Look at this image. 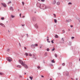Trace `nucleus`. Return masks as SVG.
Listing matches in <instances>:
<instances>
[{
    "label": "nucleus",
    "instance_id": "ea45409f",
    "mask_svg": "<svg viewBox=\"0 0 80 80\" xmlns=\"http://www.w3.org/2000/svg\"><path fill=\"white\" fill-rule=\"evenodd\" d=\"M12 3L11 1H10L9 2H8V4H10V3Z\"/></svg>",
    "mask_w": 80,
    "mask_h": 80
},
{
    "label": "nucleus",
    "instance_id": "6e6d98bb",
    "mask_svg": "<svg viewBox=\"0 0 80 80\" xmlns=\"http://www.w3.org/2000/svg\"><path fill=\"white\" fill-rule=\"evenodd\" d=\"M58 75H61V74H60V73H58Z\"/></svg>",
    "mask_w": 80,
    "mask_h": 80
},
{
    "label": "nucleus",
    "instance_id": "f03ea898",
    "mask_svg": "<svg viewBox=\"0 0 80 80\" xmlns=\"http://www.w3.org/2000/svg\"><path fill=\"white\" fill-rule=\"evenodd\" d=\"M6 59L8 62H11V61H12V58H11V57H8V58H7Z\"/></svg>",
    "mask_w": 80,
    "mask_h": 80
},
{
    "label": "nucleus",
    "instance_id": "58836bf2",
    "mask_svg": "<svg viewBox=\"0 0 80 80\" xmlns=\"http://www.w3.org/2000/svg\"><path fill=\"white\" fill-rule=\"evenodd\" d=\"M53 15L54 16V17H56V15L55 14H54Z\"/></svg>",
    "mask_w": 80,
    "mask_h": 80
},
{
    "label": "nucleus",
    "instance_id": "2f4dec72",
    "mask_svg": "<svg viewBox=\"0 0 80 80\" xmlns=\"http://www.w3.org/2000/svg\"><path fill=\"white\" fill-rule=\"evenodd\" d=\"M54 55L56 57H57V54H55Z\"/></svg>",
    "mask_w": 80,
    "mask_h": 80
},
{
    "label": "nucleus",
    "instance_id": "6ab92c4d",
    "mask_svg": "<svg viewBox=\"0 0 80 80\" xmlns=\"http://www.w3.org/2000/svg\"><path fill=\"white\" fill-rule=\"evenodd\" d=\"M54 23H57V21L56 19H54Z\"/></svg>",
    "mask_w": 80,
    "mask_h": 80
},
{
    "label": "nucleus",
    "instance_id": "b1692460",
    "mask_svg": "<svg viewBox=\"0 0 80 80\" xmlns=\"http://www.w3.org/2000/svg\"><path fill=\"white\" fill-rule=\"evenodd\" d=\"M25 55H26V57H27V56H28V53H27V52H26Z\"/></svg>",
    "mask_w": 80,
    "mask_h": 80
},
{
    "label": "nucleus",
    "instance_id": "6e6552de",
    "mask_svg": "<svg viewBox=\"0 0 80 80\" xmlns=\"http://www.w3.org/2000/svg\"><path fill=\"white\" fill-rule=\"evenodd\" d=\"M31 47H32V48H35V45L32 44L31 45Z\"/></svg>",
    "mask_w": 80,
    "mask_h": 80
},
{
    "label": "nucleus",
    "instance_id": "f704fd0d",
    "mask_svg": "<svg viewBox=\"0 0 80 80\" xmlns=\"http://www.w3.org/2000/svg\"><path fill=\"white\" fill-rule=\"evenodd\" d=\"M22 5H23V6L24 5H25V3H24L23 2H22Z\"/></svg>",
    "mask_w": 80,
    "mask_h": 80
},
{
    "label": "nucleus",
    "instance_id": "774afa93",
    "mask_svg": "<svg viewBox=\"0 0 80 80\" xmlns=\"http://www.w3.org/2000/svg\"><path fill=\"white\" fill-rule=\"evenodd\" d=\"M79 22H80V20H79Z\"/></svg>",
    "mask_w": 80,
    "mask_h": 80
},
{
    "label": "nucleus",
    "instance_id": "09e8293b",
    "mask_svg": "<svg viewBox=\"0 0 80 80\" xmlns=\"http://www.w3.org/2000/svg\"><path fill=\"white\" fill-rule=\"evenodd\" d=\"M22 15V14L21 13H20V15H19V16H20V17H21V15Z\"/></svg>",
    "mask_w": 80,
    "mask_h": 80
},
{
    "label": "nucleus",
    "instance_id": "f3484780",
    "mask_svg": "<svg viewBox=\"0 0 80 80\" xmlns=\"http://www.w3.org/2000/svg\"><path fill=\"white\" fill-rule=\"evenodd\" d=\"M55 38H58V35L56 34L55 36Z\"/></svg>",
    "mask_w": 80,
    "mask_h": 80
},
{
    "label": "nucleus",
    "instance_id": "79ce46f5",
    "mask_svg": "<svg viewBox=\"0 0 80 80\" xmlns=\"http://www.w3.org/2000/svg\"><path fill=\"white\" fill-rule=\"evenodd\" d=\"M19 46H20V47H21V44H20V43H19Z\"/></svg>",
    "mask_w": 80,
    "mask_h": 80
},
{
    "label": "nucleus",
    "instance_id": "ddd939ff",
    "mask_svg": "<svg viewBox=\"0 0 80 80\" xmlns=\"http://www.w3.org/2000/svg\"><path fill=\"white\" fill-rule=\"evenodd\" d=\"M69 63L70 67H72V62H69Z\"/></svg>",
    "mask_w": 80,
    "mask_h": 80
},
{
    "label": "nucleus",
    "instance_id": "a211bd4d",
    "mask_svg": "<svg viewBox=\"0 0 80 80\" xmlns=\"http://www.w3.org/2000/svg\"><path fill=\"white\" fill-rule=\"evenodd\" d=\"M17 67H18L19 68H22V66L20 65H18L17 66Z\"/></svg>",
    "mask_w": 80,
    "mask_h": 80
},
{
    "label": "nucleus",
    "instance_id": "603ef678",
    "mask_svg": "<svg viewBox=\"0 0 80 80\" xmlns=\"http://www.w3.org/2000/svg\"><path fill=\"white\" fill-rule=\"evenodd\" d=\"M24 49H25V50H27V48L25 47H24Z\"/></svg>",
    "mask_w": 80,
    "mask_h": 80
},
{
    "label": "nucleus",
    "instance_id": "4d7b16f0",
    "mask_svg": "<svg viewBox=\"0 0 80 80\" xmlns=\"http://www.w3.org/2000/svg\"><path fill=\"white\" fill-rule=\"evenodd\" d=\"M68 31H70V29H68Z\"/></svg>",
    "mask_w": 80,
    "mask_h": 80
},
{
    "label": "nucleus",
    "instance_id": "e2e57ef3",
    "mask_svg": "<svg viewBox=\"0 0 80 80\" xmlns=\"http://www.w3.org/2000/svg\"><path fill=\"white\" fill-rule=\"evenodd\" d=\"M78 80V78H76V80Z\"/></svg>",
    "mask_w": 80,
    "mask_h": 80
},
{
    "label": "nucleus",
    "instance_id": "1a4fd4ad",
    "mask_svg": "<svg viewBox=\"0 0 80 80\" xmlns=\"http://www.w3.org/2000/svg\"><path fill=\"white\" fill-rule=\"evenodd\" d=\"M65 74H66V76H67V77H68V76L69 75V73H68V72H65Z\"/></svg>",
    "mask_w": 80,
    "mask_h": 80
},
{
    "label": "nucleus",
    "instance_id": "37998d69",
    "mask_svg": "<svg viewBox=\"0 0 80 80\" xmlns=\"http://www.w3.org/2000/svg\"><path fill=\"white\" fill-rule=\"evenodd\" d=\"M61 68H62L61 67H60L58 68V69L59 70H60V69H61Z\"/></svg>",
    "mask_w": 80,
    "mask_h": 80
},
{
    "label": "nucleus",
    "instance_id": "bf43d9fd",
    "mask_svg": "<svg viewBox=\"0 0 80 80\" xmlns=\"http://www.w3.org/2000/svg\"><path fill=\"white\" fill-rule=\"evenodd\" d=\"M8 32H9V33H10V31H9V30H8Z\"/></svg>",
    "mask_w": 80,
    "mask_h": 80
},
{
    "label": "nucleus",
    "instance_id": "13d9d810",
    "mask_svg": "<svg viewBox=\"0 0 80 80\" xmlns=\"http://www.w3.org/2000/svg\"><path fill=\"white\" fill-rule=\"evenodd\" d=\"M48 43H50V41H48Z\"/></svg>",
    "mask_w": 80,
    "mask_h": 80
},
{
    "label": "nucleus",
    "instance_id": "7ed1b4c3",
    "mask_svg": "<svg viewBox=\"0 0 80 80\" xmlns=\"http://www.w3.org/2000/svg\"><path fill=\"white\" fill-rule=\"evenodd\" d=\"M36 6L38 7H39L40 8H41L40 7H41V4H40V3H38L36 4Z\"/></svg>",
    "mask_w": 80,
    "mask_h": 80
},
{
    "label": "nucleus",
    "instance_id": "423d86ee",
    "mask_svg": "<svg viewBox=\"0 0 80 80\" xmlns=\"http://www.w3.org/2000/svg\"><path fill=\"white\" fill-rule=\"evenodd\" d=\"M2 5L3 7H7V5L4 3H2Z\"/></svg>",
    "mask_w": 80,
    "mask_h": 80
},
{
    "label": "nucleus",
    "instance_id": "f257e3e1",
    "mask_svg": "<svg viewBox=\"0 0 80 80\" xmlns=\"http://www.w3.org/2000/svg\"><path fill=\"white\" fill-rule=\"evenodd\" d=\"M18 62L21 64L22 66L24 67H25V68L26 69L28 68V66H27V64H26L25 63H24L23 62L22 60L19 59Z\"/></svg>",
    "mask_w": 80,
    "mask_h": 80
},
{
    "label": "nucleus",
    "instance_id": "338daca9",
    "mask_svg": "<svg viewBox=\"0 0 80 80\" xmlns=\"http://www.w3.org/2000/svg\"><path fill=\"white\" fill-rule=\"evenodd\" d=\"M22 38L23 37V36H22Z\"/></svg>",
    "mask_w": 80,
    "mask_h": 80
},
{
    "label": "nucleus",
    "instance_id": "20e7f679",
    "mask_svg": "<svg viewBox=\"0 0 80 80\" xmlns=\"http://www.w3.org/2000/svg\"><path fill=\"white\" fill-rule=\"evenodd\" d=\"M72 20L69 19H68V20H66V22H68H68H72Z\"/></svg>",
    "mask_w": 80,
    "mask_h": 80
},
{
    "label": "nucleus",
    "instance_id": "0e129e2a",
    "mask_svg": "<svg viewBox=\"0 0 80 80\" xmlns=\"http://www.w3.org/2000/svg\"><path fill=\"white\" fill-rule=\"evenodd\" d=\"M35 58V59H37V58Z\"/></svg>",
    "mask_w": 80,
    "mask_h": 80
},
{
    "label": "nucleus",
    "instance_id": "0eeeda50",
    "mask_svg": "<svg viewBox=\"0 0 80 80\" xmlns=\"http://www.w3.org/2000/svg\"><path fill=\"white\" fill-rule=\"evenodd\" d=\"M0 25H1V26H2V27H5V26L3 23H1V22H0Z\"/></svg>",
    "mask_w": 80,
    "mask_h": 80
},
{
    "label": "nucleus",
    "instance_id": "69168bd1",
    "mask_svg": "<svg viewBox=\"0 0 80 80\" xmlns=\"http://www.w3.org/2000/svg\"><path fill=\"white\" fill-rule=\"evenodd\" d=\"M50 80H52V78L50 79Z\"/></svg>",
    "mask_w": 80,
    "mask_h": 80
},
{
    "label": "nucleus",
    "instance_id": "4be33fe9",
    "mask_svg": "<svg viewBox=\"0 0 80 80\" xmlns=\"http://www.w3.org/2000/svg\"><path fill=\"white\" fill-rule=\"evenodd\" d=\"M49 65L50 67H52V66H53V64H49Z\"/></svg>",
    "mask_w": 80,
    "mask_h": 80
},
{
    "label": "nucleus",
    "instance_id": "393cba45",
    "mask_svg": "<svg viewBox=\"0 0 80 80\" xmlns=\"http://www.w3.org/2000/svg\"><path fill=\"white\" fill-rule=\"evenodd\" d=\"M47 51L48 52L49 51H50V49H49V48H47Z\"/></svg>",
    "mask_w": 80,
    "mask_h": 80
},
{
    "label": "nucleus",
    "instance_id": "c9c22d12",
    "mask_svg": "<svg viewBox=\"0 0 80 80\" xmlns=\"http://www.w3.org/2000/svg\"><path fill=\"white\" fill-rule=\"evenodd\" d=\"M72 3L71 2H69L68 3V5H72Z\"/></svg>",
    "mask_w": 80,
    "mask_h": 80
},
{
    "label": "nucleus",
    "instance_id": "473e14b6",
    "mask_svg": "<svg viewBox=\"0 0 80 80\" xmlns=\"http://www.w3.org/2000/svg\"><path fill=\"white\" fill-rule=\"evenodd\" d=\"M51 42L52 43H54V42H53V40H52L51 41Z\"/></svg>",
    "mask_w": 80,
    "mask_h": 80
},
{
    "label": "nucleus",
    "instance_id": "5701e85b",
    "mask_svg": "<svg viewBox=\"0 0 80 80\" xmlns=\"http://www.w3.org/2000/svg\"><path fill=\"white\" fill-rule=\"evenodd\" d=\"M55 48H53L52 49V51L53 52V51L55 50Z\"/></svg>",
    "mask_w": 80,
    "mask_h": 80
},
{
    "label": "nucleus",
    "instance_id": "cd10ccee",
    "mask_svg": "<svg viewBox=\"0 0 80 80\" xmlns=\"http://www.w3.org/2000/svg\"><path fill=\"white\" fill-rule=\"evenodd\" d=\"M62 66H65V64L64 63H63L62 64Z\"/></svg>",
    "mask_w": 80,
    "mask_h": 80
},
{
    "label": "nucleus",
    "instance_id": "5fc2aeb1",
    "mask_svg": "<svg viewBox=\"0 0 80 80\" xmlns=\"http://www.w3.org/2000/svg\"><path fill=\"white\" fill-rule=\"evenodd\" d=\"M47 40L48 42V40H49V39L48 38L47 39Z\"/></svg>",
    "mask_w": 80,
    "mask_h": 80
},
{
    "label": "nucleus",
    "instance_id": "3c124183",
    "mask_svg": "<svg viewBox=\"0 0 80 80\" xmlns=\"http://www.w3.org/2000/svg\"><path fill=\"white\" fill-rule=\"evenodd\" d=\"M34 57H35V55H33V58H34Z\"/></svg>",
    "mask_w": 80,
    "mask_h": 80
},
{
    "label": "nucleus",
    "instance_id": "c03bdc74",
    "mask_svg": "<svg viewBox=\"0 0 80 80\" xmlns=\"http://www.w3.org/2000/svg\"><path fill=\"white\" fill-rule=\"evenodd\" d=\"M29 55L30 57H32V54H30Z\"/></svg>",
    "mask_w": 80,
    "mask_h": 80
},
{
    "label": "nucleus",
    "instance_id": "2eb2a0df",
    "mask_svg": "<svg viewBox=\"0 0 80 80\" xmlns=\"http://www.w3.org/2000/svg\"><path fill=\"white\" fill-rule=\"evenodd\" d=\"M48 54V52H45V54H44V55L45 56V57H46V56H47V54Z\"/></svg>",
    "mask_w": 80,
    "mask_h": 80
},
{
    "label": "nucleus",
    "instance_id": "7c9ffc66",
    "mask_svg": "<svg viewBox=\"0 0 80 80\" xmlns=\"http://www.w3.org/2000/svg\"><path fill=\"white\" fill-rule=\"evenodd\" d=\"M7 52H10V49H8L7 50Z\"/></svg>",
    "mask_w": 80,
    "mask_h": 80
},
{
    "label": "nucleus",
    "instance_id": "052dcab7",
    "mask_svg": "<svg viewBox=\"0 0 80 80\" xmlns=\"http://www.w3.org/2000/svg\"><path fill=\"white\" fill-rule=\"evenodd\" d=\"M34 13H37V12L36 11H35L34 12Z\"/></svg>",
    "mask_w": 80,
    "mask_h": 80
},
{
    "label": "nucleus",
    "instance_id": "aec40b11",
    "mask_svg": "<svg viewBox=\"0 0 80 80\" xmlns=\"http://www.w3.org/2000/svg\"><path fill=\"white\" fill-rule=\"evenodd\" d=\"M29 78L31 80H33V77H29Z\"/></svg>",
    "mask_w": 80,
    "mask_h": 80
},
{
    "label": "nucleus",
    "instance_id": "f8f14e48",
    "mask_svg": "<svg viewBox=\"0 0 80 80\" xmlns=\"http://www.w3.org/2000/svg\"><path fill=\"white\" fill-rule=\"evenodd\" d=\"M56 0H54V2L52 3H53V5H55V3H56Z\"/></svg>",
    "mask_w": 80,
    "mask_h": 80
},
{
    "label": "nucleus",
    "instance_id": "bb28decb",
    "mask_svg": "<svg viewBox=\"0 0 80 80\" xmlns=\"http://www.w3.org/2000/svg\"><path fill=\"white\" fill-rule=\"evenodd\" d=\"M11 17L12 18H14V17H15V16H13V15H12L11 16Z\"/></svg>",
    "mask_w": 80,
    "mask_h": 80
},
{
    "label": "nucleus",
    "instance_id": "dca6fc26",
    "mask_svg": "<svg viewBox=\"0 0 80 80\" xmlns=\"http://www.w3.org/2000/svg\"><path fill=\"white\" fill-rule=\"evenodd\" d=\"M57 4L58 5H60V2H57Z\"/></svg>",
    "mask_w": 80,
    "mask_h": 80
},
{
    "label": "nucleus",
    "instance_id": "412c9836",
    "mask_svg": "<svg viewBox=\"0 0 80 80\" xmlns=\"http://www.w3.org/2000/svg\"><path fill=\"white\" fill-rule=\"evenodd\" d=\"M51 62L52 63H55V61H54V59H53L52 60Z\"/></svg>",
    "mask_w": 80,
    "mask_h": 80
},
{
    "label": "nucleus",
    "instance_id": "49530a36",
    "mask_svg": "<svg viewBox=\"0 0 80 80\" xmlns=\"http://www.w3.org/2000/svg\"><path fill=\"white\" fill-rule=\"evenodd\" d=\"M26 35L27 36V37H28V34H27Z\"/></svg>",
    "mask_w": 80,
    "mask_h": 80
},
{
    "label": "nucleus",
    "instance_id": "4c0bfd02",
    "mask_svg": "<svg viewBox=\"0 0 80 80\" xmlns=\"http://www.w3.org/2000/svg\"><path fill=\"white\" fill-rule=\"evenodd\" d=\"M37 68L38 69H39V68H40V66H38L37 67Z\"/></svg>",
    "mask_w": 80,
    "mask_h": 80
},
{
    "label": "nucleus",
    "instance_id": "72a5a7b5",
    "mask_svg": "<svg viewBox=\"0 0 80 80\" xmlns=\"http://www.w3.org/2000/svg\"><path fill=\"white\" fill-rule=\"evenodd\" d=\"M3 73L2 72H0V75H3Z\"/></svg>",
    "mask_w": 80,
    "mask_h": 80
},
{
    "label": "nucleus",
    "instance_id": "4468645a",
    "mask_svg": "<svg viewBox=\"0 0 80 80\" xmlns=\"http://www.w3.org/2000/svg\"><path fill=\"white\" fill-rule=\"evenodd\" d=\"M10 10H12V11H13V8L12 7L10 8Z\"/></svg>",
    "mask_w": 80,
    "mask_h": 80
},
{
    "label": "nucleus",
    "instance_id": "a878e982",
    "mask_svg": "<svg viewBox=\"0 0 80 80\" xmlns=\"http://www.w3.org/2000/svg\"><path fill=\"white\" fill-rule=\"evenodd\" d=\"M1 20H4V19H5V18H4V17H2V18H1Z\"/></svg>",
    "mask_w": 80,
    "mask_h": 80
},
{
    "label": "nucleus",
    "instance_id": "8fccbe9b",
    "mask_svg": "<svg viewBox=\"0 0 80 80\" xmlns=\"http://www.w3.org/2000/svg\"><path fill=\"white\" fill-rule=\"evenodd\" d=\"M71 27V28H72V27H73V25H71L70 26Z\"/></svg>",
    "mask_w": 80,
    "mask_h": 80
},
{
    "label": "nucleus",
    "instance_id": "9d476101",
    "mask_svg": "<svg viewBox=\"0 0 80 80\" xmlns=\"http://www.w3.org/2000/svg\"><path fill=\"white\" fill-rule=\"evenodd\" d=\"M35 27L36 28H38V25H37V23H36V24L35 25Z\"/></svg>",
    "mask_w": 80,
    "mask_h": 80
},
{
    "label": "nucleus",
    "instance_id": "e433bc0d",
    "mask_svg": "<svg viewBox=\"0 0 80 80\" xmlns=\"http://www.w3.org/2000/svg\"><path fill=\"white\" fill-rule=\"evenodd\" d=\"M41 2H45V0H41Z\"/></svg>",
    "mask_w": 80,
    "mask_h": 80
},
{
    "label": "nucleus",
    "instance_id": "c756f323",
    "mask_svg": "<svg viewBox=\"0 0 80 80\" xmlns=\"http://www.w3.org/2000/svg\"><path fill=\"white\" fill-rule=\"evenodd\" d=\"M74 38H75V37H71V39L72 40H73V39Z\"/></svg>",
    "mask_w": 80,
    "mask_h": 80
},
{
    "label": "nucleus",
    "instance_id": "de8ad7c7",
    "mask_svg": "<svg viewBox=\"0 0 80 80\" xmlns=\"http://www.w3.org/2000/svg\"><path fill=\"white\" fill-rule=\"evenodd\" d=\"M22 76L21 75L19 76V78H22Z\"/></svg>",
    "mask_w": 80,
    "mask_h": 80
},
{
    "label": "nucleus",
    "instance_id": "a18cd8bd",
    "mask_svg": "<svg viewBox=\"0 0 80 80\" xmlns=\"http://www.w3.org/2000/svg\"><path fill=\"white\" fill-rule=\"evenodd\" d=\"M22 27H23V26H25V24H24L23 25L22 24Z\"/></svg>",
    "mask_w": 80,
    "mask_h": 80
},
{
    "label": "nucleus",
    "instance_id": "864d4df0",
    "mask_svg": "<svg viewBox=\"0 0 80 80\" xmlns=\"http://www.w3.org/2000/svg\"><path fill=\"white\" fill-rule=\"evenodd\" d=\"M41 77H42V78H43V77H44V76H43V75H42V76H41Z\"/></svg>",
    "mask_w": 80,
    "mask_h": 80
},
{
    "label": "nucleus",
    "instance_id": "c85d7f7f",
    "mask_svg": "<svg viewBox=\"0 0 80 80\" xmlns=\"http://www.w3.org/2000/svg\"><path fill=\"white\" fill-rule=\"evenodd\" d=\"M35 47H37V46H38V44H35L34 45Z\"/></svg>",
    "mask_w": 80,
    "mask_h": 80
},
{
    "label": "nucleus",
    "instance_id": "a19ab883",
    "mask_svg": "<svg viewBox=\"0 0 80 80\" xmlns=\"http://www.w3.org/2000/svg\"><path fill=\"white\" fill-rule=\"evenodd\" d=\"M62 42H64V39H63V38H62Z\"/></svg>",
    "mask_w": 80,
    "mask_h": 80
},
{
    "label": "nucleus",
    "instance_id": "680f3d73",
    "mask_svg": "<svg viewBox=\"0 0 80 80\" xmlns=\"http://www.w3.org/2000/svg\"><path fill=\"white\" fill-rule=\"evenodd\" d=\"M40 48H41L42 47H41V46L40 47Z\"/></svg>",
    "mask_w": 80,
    "mask_h": 80
},
{
    "label": "nucleus",
    "instance_id": "9b49d317",
    "mask_svg": "<svg viewBox=\"0 0 80 80\" xmlns=\"http://www.w3.org/2000/svg\"><path fill=\"white\" fill-rule=\"evenodd\" d=\"M32 20L33 21H35V20H36V18L35 17L32 18Z\"/></svg>",
    "mask_w": 80,
    "mask_h": 80
},
{
    "label": "nucleus",
    "instance_id": "39448f33",
    "mask_svg": "<svg viewBox=\"0 0 80 80\" xmlns=\"http://www.w3.org/2000/svg\"><path fill=\"white\" fill-rule=\"evenodd\" d=\"M42 8H43V9H47V7H46V6L43 5L42 6Z\"/></svg>",
    "mask_w": 80,
    "mask_h": 80
}]
</instances>
